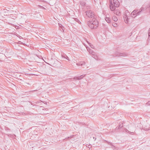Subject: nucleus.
<instances>
[{
	"label": "nucleus",
	"instance_id": "f257e3e1",
	"mask_svg": "<svg viewBox=\"0 0 150 150\" xmlns=\"http://www.w3.org/2000/svg\"><path fill=\"white\" fill-rule=\"evenodd\" d=\"M88 26L91 29L96 28L98 25V22L95 18H93L92 21L88 22Z\"/></svg>",
	"mask_w": 150,
	"mask_h": 150
},
{
	"label": "nucleus",
	"instance_id": "f03ea898",
	"mask_svg": "<svg viewBox=\"0 0 150 150\" xmlns=\"http://www.w3.org/2000/svg\"><path fill=\"white\" fill-rule=\"evenodd\" d=\"M86 15L89 18H94L95 14L94 12L91 10H89L86 11Z\"/></svg>",
	"mask_w": 150,
	"mask_h": 150
},
{
	"label": "nucleus",
	"instance_id": "7ed1b4c3",
	"mask_svg": "<svg viewBox=\"0 0 150 150\" xmlns=\"http://www.w3.org/2000/svg\"><path fill=\"white\" fill-rule=\"evenodd\" d=\"M127 55V53L125 52L120 53L118 52H116L114 56L115 57L125 56Z\"/></svg>",
	"mask_w": 150,
	"mask_h": 150
},
{
	"label": "nucleus",
	"instance_id": "20e7f679",
	"mask_svg": "<svg viewBox=\"0 0 150 150\" xmlns=\"http://www.w3.org/2000/svg\"><path fill=\"white\" fill-rule=\"evenodd\" d=\"M138 10H134L131 13V16L132 17H135L137 16L138 15L137 14Z\"/></svg>",
	"mask_w": 150,
	"mask_h": 150
},
{
	"label": "nucleus",
	"instance_id": "39448f33",
	"mask_svg": "<svg viewBox=\"0 0 150 150\" xmlns=\"http://www.w3.org/2000/svg\"><path fill=\"white\" fill-rule=\"evenodd\" d=\"M115 7L113 5L112 3V1L110 2V9L112 11H113L115 9Z\"/></svg>",
	"mask_w": 150,
	"mask_h": 150
},
{
	"label": "nucleus",
	"instance_id": "423d86ee",
	"mask_svg": "<svg viewBox=\"0 0 150 150\" xmlns=\"http://www.w3.org/2000/svg\"><path fill=\"white\" fill-rule=\"evenodd\" d=\"M113 2L114 6L116 7H118L119 5V3L117 0H113Z\"/></svg>",
	"mask_w": 150,
	"mask_h": 150
},
{
	"label": "nucleus",
	"instance_id": "0eeeda50",
	"mask_svg": "<svg viewBox=\"0 0 150 150\" xmlns=\"http://www.w3.org/2000/svg\"><path fill=\"white\" fill-rule=\"evenodd\" d=\"M123 18L125 23H127L128 22V18L127 15L126 14L124 15L123 16Z\"/></svg>",
	"mask_w": 150,
	"mask_h": 150
},
{
	"label": "nucleus",
	"instance_id": "6e6552de",
	"mask_svg": "<svg viewBox=\"0 0 150 150\" xmlns=\"http://www.w3.org/2000/svg\"><path fill=\"white\" fill-rule=\"evenodd\" d=\"M85 75H81L79 77H74V79H76L77 80H80L81 79H82L84 76Z\"/></svg>",
	"mask_w": 150,
	"mask_h": 150
},
{
	"label": "nucleus",
	"instance_id": "1a4fd4ad",
	"mask_svg": "<svg viewBox=\"0 0 150 150\" xmlns=\"http://www.w3.org/2000/svg\"><path fill=\"white\" fill-rule=\"evenodd\" d=\"M123 127V123L122 122L120 123L119 127H117L116 128V130L119 129L120 130L121 128H122Z\"/></svg>",
	"mask_w": 150,
	"mask_h": 150
},
{
	"label": "nucleus",
	"instance_id": "9d476101",
	"mask_svg": "<svg viewBox=\"0 0 150 150\" xmlns=\"http://www.w3.org/2000/svg\"><path fill=\"white\" fill-rule=\"evenodd\" d=\"M85 64V63L84 62L81 61L76 63V65L78 66H82L83 65H84Z\"/></svg>",
	"mask_w": 150,
	"mask_h": 150
},
{
	"label": "nucleus",
	"instance_id": "9b49d317",
	"mask_svg": "<svg viewBox=\"0 0 150 150\" xmlns=\"http://www.w3.org/2000/svg\"><path fill=\"white\" fill-rule=\"evenodd\" d=\"M114 13L117 15L119 16L120 15V11L118 9H117L114 11Z\"/></svg>",
	"mask_w": 150,
	"mask_h": 150
},
{
	"label": "nucleus",
	"instance_id": "f8f14e48",
	"mask_svg": "<svg viewBox=\"0 0 150 150\" xmlns=\"http://www.w3.org/2000/svg\"><path fill=\"white\" fill-rule=\"evenodd\" d=\"M105 20L108 23H110L111 22V20L109 17H106L105 18Z\"/></svg>",
	"mask_w": 150,
	"mask_h": 150
},
{
	"label": "nucleus",
	"instance_id": "ddd939ff",
	"mask_svg": "<svg viewBox=\"0 0 150 150\" xmlns=\"http://www.w3.org/2000/svg\"><path fill=\"white\" fill-rule=\"evenodd\" d=\"M144 9V8L143 7H141L140 9L139 10V11L137 12L138 15H139L140 13L142 11H143Z\"/></svg>",
	"mask_w": 150,
	"mask_h": 150
},
{
	"label": "nucleus",
	"instance_id": "4468645a",
	"mask_svg": "<svg viewBox=\"0 0 150 150\" xmlns=\"http://www.w3.org/2000/svg\"><path fill=\"white\" fill-rule=\"evenodd\" d=\"M112 20L115 22L117 21V17L115 16H113L112 17Z\"/></svg>",
	"mask_w": 150,
	"mask_h": 150
},
{
	"label": "nucleus",
	"instance_id": "2eb2a0df",
	"mask_svg": "<svg viewBox=\"0 0 150 150\" xmlns=\"http://www.w3.org/2000/svg\"><path fill=\"white\" fill-rule=\"evenodd\" d=\"M112 25L113 27H117L118 26L117 24L114 22L112 23Z\"/></svg>",
	"mask_w": 150,
	"mask_h": 150
},
{
	"label": "nucleus",
	"instance_id": "dca6fc26",
	"mask_svg": "<svg viewBox=\"0 0 150 150\" xmlns=\"http://www.w3.org/2000/svg\"><path fill=\"white\" fill-rule=\"evenodd\" d=\"M80 4L82 6H84L85 5V3L83 1H81L80 2Z\"/></svg>",
	"mask_w": 150,
	"mask_h": 150
},
{
	"label": "nucleus",
	"instance_id": "f3484780",
	"mask_svg": "<svg viewBox=\"0 0 150 150\" xmlns=\"http://www.w3.org/2000/svg\"><path fill=\"white\" fill-rule=\"evenodd\" d=\"M91 54L92 55V57H93L95 55H96V53L93 51L91 53Z\"/></svg>",
	"mask_w": 150,
	"mask_h": 150
},
{
	"label": "nucleus",
	"instance_id": "a211bd4d",
	"mask_svg": "<svg viewBox=\"0 0 150 150\" xmlns=\"http://www.w3.org/2000/svg\"><path fill=\"white\" fill-rule=\"evenodd\" d=\"M87 50L90 54H91L92 52L93 51L91 50L89 48H87Z\"/></svg>",
	"mask_w": 150,
	"mask_h": 150
},
{
	"label": "nucleus",
	"instance_id": "6ab92c4d",
	"mask_svg": "<svg viewBox=\"0 0 150 150\" xmlns=\"http://www.w3.org/2000/svg\"><path fill=\"white\" fill-rule=\"evenodd\" d=\"M89 44V45L91 46V47L92 48H94V46L92 45L91 43H88Z\"/></svg>",
	"mask_w": 150,
	"mask_h": 150
},
{
	"label": "nucleus",
	"instance_id": "aec40b11",
	"mask_svg": "<svg viewBox=\"0 0 150 150\" xmlns=\"http://www.w3.org/2000/svg\"><path fill=\"white\" fill-rule=\"evenodd\" d=\"M93 57L95 59L98 60V57L96 55H95Z\"/></svg>",
	"mask_w": 150,
	"mask_h": 150
},
{
	"label": "nucleus",
	"instance_id": "412c9836",
	"mask_svg": "<svg viewBox=\"0 0 150 150\" xmlns=\"http://www.w3.org/2000/svg\"><path fill=\"white\" fill-rule=\"evenodd\" d=\"M65 55H66V54H64L62 55V58H66V56H65Z\"/></svg>",
	"mask_w": 150,
	"mask_h": 150
},
{
	"label": "nucleus",
	"instance_id": "4be33fe9",
	"mask_svg": "<svg viewBox=\"0 0 150 150\" xmlns=\"http://www.w3.org/2000/svg\"><path fill=\"white\" fill-rule=\"evenodd\" d=\"M146 105H150V101H148L146 104Z\"/></svg>",
	"mask_w": 150,
	"mask_h": 150
},
{
	"label": "nucleus",
	"instance_id": "5701e85b",
	"mask_svg": "<svg viewBox=\"0 0 150 150\" xmlns=\"http://www.w3.org/2000/svg\"><path fill=\"white\" fill-rule=\"evenodd\" d=\"M148 34L149 37H150V27L149 30Z\"/></svg>",
	"mask_w": 150,
	"mask_h": 150
},
{
	"label": "nucleus",
	"instance_id": "b1692460",
	"mask_svg": "<svg viewBox=\"0 0 150 150\" xmlns=\"http://www.w3.org/2000/svg\"><path fill=\"white\" fill-rule=\"evenodd\" d=\"M65 56H66V58L65 59H67L68 60H69V57L67 56V55H65Z\"/></svg>",
	"mask_w": 150,
	"mask_h": 150
},
{
	"label": "nucleus",
	"instance_id": "393cba45",
	"mask_svg": "<svg viewBox=\"0 0 150 150\" xmlns=\"http://www.w3.org/2000/svg\"><path fill=\"white\" fill-rule=\"evenodd\" d=\"M149 7V10H150V4H149V6H147V8Z\"/></svg>",
	"mask_w": 150,
	"mask_h": 150
},
{
	"label": "nucleus",
	"instance_id": "a878e982",
	"mask_svg": "<svg viewBox=\"0 0 150 150\" xmlns=\"http://www.w3.org/2000/svg\"><path fill=\"white\" fill-rule=\"evenodd\" d=\"M15 18H16V16H12V18L13 19H15Z\"/></svg>",
	"mask_w": 150,
	"mask_h": 150
},
{
	"label": "nucleus",
	"instance_id": "bb28decb",
	"mask_svg": "<svg viewBox=\"0 0 150 150\" xmlns=\"http://www.w3.org/2000/svg\"><path fill=\"white\" fill-rule=\"evenodd\" d=\"M109 16H109V14L106 15V17L107 16V17H109Z\"/></svg>",
	"mask_w": 150,
	"mask_h": 150
},
{
	"label": "nucleus",
	"instance_id": "cd10ccee",
	"mask_svg": "<svg viewBox=\"0 0 150 150\" xmlns=\"http://www.w3.org/2000/svg\"><path fill=\"white\" fill-rule=\"evenodd\" d=\"M128 12V11H126V13H127V12Z\"/></svg>",
	"mask_w": 150,
	"mask_h": 150
},
{
	"label": "nucleus",
	"instance_id": "c85d7f7f",
	"mask_svg": "<svg viewBox=\"0 0 150 150\" xmlns=\"http://www.w3.org/2000/svg\"><path fill=\"white\" fill-rule=\"evenodd\" d=\"M110 0V1H112V0Z\"/></svg>",
	"mask_w": 150,
	"mask_h": 150
},
{
	"label": "nucleus",
	"instance_id": "c756f323",
	"mask_svg": "<svg viewBox=\"0 0 150 150\" xmlns=\"http://www.w3.org/2000/svg\"><path fill=\"white\" fill-rule=\"evenodd\" d=\"M42 7L44 8H45L43 7Z\"/></svg>",
	"mask_w": 150,
	"mask_h": 150
}]
</instances>
